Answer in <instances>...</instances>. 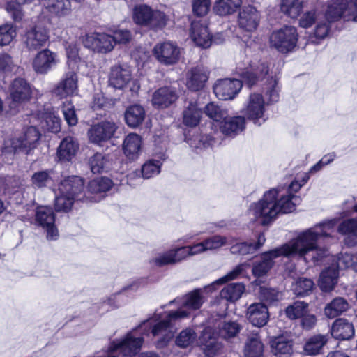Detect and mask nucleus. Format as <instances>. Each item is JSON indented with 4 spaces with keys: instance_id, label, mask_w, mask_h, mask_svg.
<instances>
[{
    "instance_id": "393cba45",
    "label": "nucleus",
    "mask_w": 357,
    "mask_h": 357,
    "mask_svg": "<svg viewBox=\"0 0 357 357\" xmlns=\"http://www.w3.org/2000/svg\"><path fill=\"white\" fill-rule=\"evenodd\" d=\"M245 127V117L237 116L228 117L222 120L220 129L222 134L230 137H234L241 132Z\"/></svg>"
},
{
    "instance_id": "dca6fc26",
    "label": "nucleus",
    "mask_w": 357,
    "mask_h": 357,
    "mask_svg": "<svg viewBox=\"0 0 357 357\" xmlns=\"http://www.w3.org/2000/svg\"><path fill=\"white\" fill-rule=\"evenodd\" d=\"M59 62L56 53L46 48L36 54L32 61V67L36 73L45 75L54 68Z\"/></svg>"
},
{
    "instance_id": "4468645a",
    "label": "nucleus",
    "mask_w": 357,
    "mask_h": 357,
    "mask_svg": "<svg viewBox=\"0 0 357 357\" xmlns=\"http://www.w3.org/2000/svg\"><path fill=\"white\" fill-rule=\"evenodd\" d=\"M84 180L77 176H68L61 181L59 186L60 193H65L71 197H75L82 202L91 199L84 190Z\"/></svg>"
},
{
    "instance_id": "a878e982",
    "label": "nucleus",
    "mask_w": 357,
    "mask_h": 357,
    "mask_svg": "<svg viewBox=\"0 0 357 357\" xmlns=\"http://www.w3.org/2000/svg\"><path fill=\"white\" fill-rule=\"evenodd\" d=\"M331 333L337 340H349L354 335V327L352 323L347 319L339 318L333 323Z\"/></svg>"
},
{
    "instance_id": "412c9836",
    "label": "nucleus",
    "mask_w": 357,
    "mask_h": 357,
    "mask_svg": "<svg viewBox=\"0 0 357 357\" xmlns=\"http://www.w3.org/2000/svg\"><path fill=\"white\" fill-rule=\"evenodd\" d=\"M132 80L130 68L125 66L116 65L111 68L109 75V85L116 89H123Z\"/></svg>"
},
{
    "instance_id": "4c0bfd02",
    "label": "nucleus",
    "mask_w": 357,
    "mask_h": 357,
    "mask_svg": "<svg viewBox=\"0 0 357 357\" xmlns=\"http://www.w3.org/2000/svg\"><path fill=\"white\" fill-rule=\"evenodd\" d=\"M349 307L348 303L342 298H335L328 303L324 308V314L329 319L335 318Z\"/></svg>"
},
{
    "instance_id": "f704fd0d",
    "label": "nucleus",
    "mask_w": 357,
    "mask_h": 357,
    "mask_svg": "<svg viewBox=\"0 0 357 357\" xmlns=\"http://www.w3.org/2000/svg\"><path fill=\"white\" fill-rule=\"evenodd\" d=\"M41 126L52 132H57L60 130V118L50 109H44L38 113Z\"/></svg>"
},
{
    "instance_id": "4be33fe9",
    "label": "nucleus",
    "mask_w": 357,
    "mask_h": 357,
    "mask_svg": "<svg viewBox=\"0 0 357 357\" xmlns=\"http://www.w3.org/2000/svg\"><path fill=\"white\" fill-rule=\"evenodd\" d=\"M260 15L255 8L251 6L243 7L238 13L239 27L246 31H255L259 23Z\"/></svg>"
},
{
    "instance_id": "ea45409f",
    "label": "nucleus",
    "mask_w": 357,
    "mask_h": 357,
    "mask_svg": "<svg viewBox=\"0 0 357 357\" xmlns=\"http://www.w3.org/2000/svg\"><path fill=\"white\" fill-rule=\"evenodd\" d=\"M241 0H218L216 1L213 10L220 16L234 13L241 5Z\"/></svg>"
},
{
    "instance_id": "3c124183",
    "label": "nucleus",
    "mask_w": 357,
    "mask_h": 357,
    "mask_svg": "<svg viewBox=\"0 0 357 357\" xmlns=\"http://www.w3.org/2000/svg\"><path fill=\"white\" fill-rule=\"evenodd\" d=\"M205 114L216 122L221 123L224 119L227 116V112L225 109H222L214 102H210L205 107Z\"/></svg>"
},
{
    "instance_id": "2f4dec72",
    "label": "nucleus",
    "mask_w": 357,
    "mask_h": 357,
    "mask_svg": "<svg viewBox=\"0 0 357 357\" xmlns=\"http://www.w3.org/2000/svg\"><path fill=\"white\" fill-rule=\"evenodd\" d=\"M141 146L142 138L135 133H130L127 135L123 144V152L130 160H135L138 157Z\"/></svg>"
},
{
    "instance_id": "5fc2aeb1",
    "label": "nucleus",
    "mask_w": 357,
    "mask_h": 357,
    "mask_svg": "<svg viewBox=\"0 0 357 357\" xmlns=\"http://www.w3.org/2000/svg\"><path fill=\"white\" fill-rule=\"evenodd\" d=\"M161 162L159 160H151L145 162L142 167V174L144 178L148 179L160 172Z\"/></svg>"
},
{
    "instance_id": "9d476101",
    "label": "nucleus",
    "mask_w": 357,
    "mask_h": 357,
    "mask_svg": "<svg viewBox=\"0 0 357 357\" xmlns=\"http://www.w3.org/2000/svg\"><path fill=\"white\" fill-rule=\"evenodd\" d=\"M49 38L47 29L36 25L26 29L22 40L25 47L29 51L34 52L45 47L49 41Z\"/></svg>"
},
{
    "instance_id": "a19ab883",
    "label": "nucleus",
    "mask_w": 357,
    "mask_h": 357,
    "mask_svg": "<svg viewBox=\"0 0 357 357\" xmlns=\"http://www.w3.org/2000/svg\"><path fill=\"white\" fill-rule=\"evenodd\" d=\"M327 341L326 335L320 334L314 335L306 342L304 346V351L308 355H317L320 352Z\"/></svg>"
},
{
    "instance_id": "ddd939ff",
    "label": "nucleus",
    "mask_w": 357,
    "mask_h": 357,
    "mask_svg": "<svg viewBox=\"0 0 357 357\" xmlns=\"http://www.w3.org/2000/svg\"><path fill=\"white\" fill-rule=\"evenodd\" d=\"M117 128L114 122L107 120L93 124L88 130L89 141L96 144L107 142L114 136Z\"/></svg>"
},
{
    "instance_id": "a211bd4d",
    "label": "nucleus",
    "mask_w": 357,
    "mask_h": 357,
    "mask_svg": "<svg viewBox=\"0 0 357 357\" xmlns=\"http://www.w3.org/2000/svg\"><path fill=\"white\" fill-rule=\"evenodd\" d=\"M153 54L160 63L171 65L178 61L180 49L173 43L165 42L158 43L155 46Z\"/></svg>"
},
{
    "instance_id": "864d4df0",
    "label": "nucleus",
    "mask_w": 357,
    "mask_h": 357,
    "mask_svg": "<svg viewBox=\"0 0 357 357\" xmlns=\"http://www.w3.org/2000/svg\"><path fill=\"white\" fill-rule=\"evenodd\" d=\"M204 302L200 291L189 292L183 302V306L189 310L199 309Z\"/></svg>"
},
{
    "instance_id": "052dcab7",
    "label": "nucleus",
    "mask_w": 357,
    "mask_h": 357,
    "mask_svg": "<svg viewBox=\"0 0 357 357\" xmlns=\"http://www.w3.org/2000/svg\"><path fill=\"white\" fill-rule=\"evenodd\" d=\"M51 177L49 172L40 171L36 172L31 178L33 184L38 188H42L47 185L50 181Z\"/></svg>"
},
{
    "instance_id": "c85d7f7f",
    "label": "nucleus",
    "mask_w": 357,
    "mask_h": 357,
    "mask_svg": "<svg viewBox=\"0 0 357 357\" xmlns=\"http://www.w3.org/2000/svg\"><path fill=\"white\" fill-rule=\"evenodd\" d=\"M79 148L77 142L72 137H65L57 149V158L59 161H70L75 155Z\"/></svg>"
},
{
    "instance_id": "e2e57ef3",
    "label": "nucleus",
    "mask_w": 357,
    "mask_h": 357,
    "mask_svg": "<svg viewBox=\"0 0 357 357\" xmlns=\"http://www.w3.org/2000/svg\"><path fill=\"white\" fill-rule=\"evenodd\" d=\"M317 16L315 10L305 13L299 20V24L303 28H308L315 22Z\"/></svg>"
},
{
    "instance_id": "c756f323",
    "label": "nucleus",
    "mask_w": 357,
    "mask_h": 357,
    "mask_svg": "<svg viewBox=\"0 0 357 357\" xmlns=\"http://www.w3.org/2000/svg\"><path fill=\"white\" fill-rule=\"evenodd\" d=\"M187 246L181 247L176 250H170L165 254L156 257L154 260L156 265L162 266L169 264H174L190 256Z\"/></svg>"
},
{
    "instance_id": "13d9d810",
    "label": "nucleus",
    "mask_w": 357,
    "mask_h": 357,
    "mask_svg": "<svg viewBox=\"0 0 357 357\" xmlns=\"http://www.w3.org/2000/svg\"><path fill=\"white\" fill-rule=\"evenodd\" d=\"M211 7V0H193L192 11L198 16H204L208 13Z\"/></svg>"
},
{
    "instance_id": "b1692460",
    "label": "nucleus",
    "mask_w": 357,
    "mask_h": 357,
    "mask_svg": "<svg viewBox=\"0 0 357 357\" xmlns=\"http://www.w3.org/2000/svg\"><path fill=\"white\" fill-rule=\"evenodd\" d=\"M248 321L255 326L262 327L265 326L269 319L267 307L261 303H256L250 305L247 312Z\"/></svg>"
},
{
    "instance_id": "a18cd8bd",
    "label": "nucleus",
    "mask_w": 357,
    "mask_h": 357,
    "mask_svg": "<svg viewBox=\"0 0 357 357\" xmlns=\"http://www.w3.org/2000/svg\"><path fill=\"white\" fill-rule=\"evenodd\" d=\"M77 201L79 200L75 197L59 192V195L55 197V210L59 212H68L71 209L74 202Z\"/></svg>"
},
{
    "instance_id": "7c9ffc66",
    "label": "nucleus",
    "mask_w": 357,
    "mask_h": 357,
    "mask_svg": "<svg viewBox=\"0 0 357 357\" xmlns=\"http://www.w3.org/2000/svg\"><path fill=\"white\" fill-rule=\"evenodd\" d=\"M145 116L144 107L137 104L129 106L124 114L126 124L132 128L139 126L143 123Z\"/></svg>"
},
{
    "instance_id": "aec40b11",
    "label": "nucleus",
    "mask_w": 357,
    "mask_h": 357,
    "mask_svg": "<svg viewBox=\"0 0 357 357\" xmlns=\"http://www.w3.org/2000/svg\"><path fill=\"white\" fill-rule=\"evenodd\" d=\"M199 342L207 357H214L222 349V344L217 340V335L211 327H206L202 331Z\"/></svg>"
},
{
    "instance_id": "69168bd1",
    "label": "nucleus",
    "mask_w": 357,
    "mask_h": 357,
    "mask_svg": "<svg viewBox=\"0 0 357 357\" xmlns=\"http://www.w3.org/2000/svg\"><path fill=\"white\" fill-rule=\"evenodd\" d=\"M282 291H260L259 297L261 301L268 304H274L281 298Z\"/></svg>"
},
{
    "instance_id": "37998d69",
    "label": "nucleus",
    "mask_w": 357,
    "mask_h": 357,
    "mask_svg": "<svg viewBox=\"0 0 357 357\" xmlns=\"http://www.w3.org/2000/svg\"><path fill=\"white\" fill-rule=\"evenodd\" d=\"M112 181L107 177H99L91 180L88 184V192L91 194L105 192L111 189Z\"/></svg>"
},
{
    "instance_id": "473e14b6",
    "label": "nucleus",
    "mask_w": 357,
    "mask_h": 357,
    "mask_svg": "<svg viewBox=\"0 0 357 357\" xmlns=\"http://www.w3.org/2000/svg\"><path fill=\"white\" fill-rule=\"evenodd\" d=\"M339 270L337 266L325 268L320 274L319 286L321 290H333L337 284Z\"/></svg>"
},
{
    "instance_id": "6e6d98bb",
    "label": "nucleus",
    "mask_w": 357,
    "mask_h": 357,
    "mask_svg": "<svg viewBox=\"0 0 357 357\" xmlns=\"http://www.w3.org/2000/svg\"><path fill=\"white\" fill-rule=\"evenodd\" d=\"M62 112L66 121L69 126H75L77 123L78 119L75 107L71 102H65L63 103Z\"/></svg>"
},
{
    "instance_id": "0e129e2a",
    "label": "nucleus",
    "mask_w": 357,
    "mask_h": 357,
    "mask_svg": "<svg viewBox=\"0 0 357 357\" xmlns=\"http://www.w3.org/2000/svg\"><path fill=\"white\" fill-rule=\"evenodd\" d=\"M14 67L12 57L8 54H0V73L12 71Z\"/></svg>"
},
{
    "instance_id": "72a5a7b5",
    "label": "nucleus",
    "mask_w": 357,
    "mask_h": 357,
    "mask_svg": "<svg viewBox=\"0 0 357 357\" xmlns=\"http://www.w3.org/2000/svg\"><path fill=\"white\" fill-rule=\"evenodd\" d=\"M264 351V344L258 333L250 335L245 343L243 354L245 357H261Z\"/></svg>"
},
{
    "instance_id": "e433bc0d",
    "label": "nucleus",
    "mask_w": 357,
    "mask_h": 357,
    "mask_svg": "<svg viewBox=\"0 0 357 357\" xmlns=\"http://www.w3.org/2000/svg\"><path fill=\"white\" fill-rule=\"evenodd\" d=\"M202 112L198 108L195 102H190L188 106L183 110V122L188 127L197 126L201 119Z\"/></svg>"
},
{
    "instance_id": "f03ea898",
    "label": "nucleus",
    "mask_w": 357,
    "mask_h": 357,
    "mask_svg": "<svg viewBox=\"0 0 357 357\" xmlns=\"http://www.w3.org/2000/svg\"><path fill=\"white\" fill-rule=\"evenodd\" d=\"M271 64L264 61H251L249 67L239 73L241 80L237 79H222L217 81L213 86L216 97L222 100L234 99L242 89L243 83L249 88L258 85L267 77L264 87L268 102H278L280 98V86L279 77L271 71Z\"/></svg>"
},
{
    "instance_id": "9b49d317",
    "label": "nucleus",
    "mask_w": 357,
    "mask_h": 357,
    "mask_svg": "<svg viewBox=\"0 0 357 357\" xmlns=\"http://www.w3.org/2000/svg\"><path fill=\"white\" fill-rule=\"evenodd\" d=\"M35 221L37 225L46 231L48 240L54 241L58 238L59 231L54 225L55 216L51 207H38L36 211Z\"/></svg>"
},
{
    "instance_id": "cd10ccee",
    "label": "nucleus",
    "mask_w": 357,
    "mask_h": 357,
    "mask_svg": "<svg viewBox=\"0 0 357 357\" xmlns=\"http://www.w3.org/2000/svg\"><path fill=\"white\" fill-rule=\"evenodd\" d=\"M337 231L347 236L344 243L351 247L357 244V218H349L342 221L338 226Z\"/></svg>"
},
{
    "instance_id": "58836bf2",
    "label": "nucleus",
    "mask_w": 357,
    "mask_h": 357,
    "mask_svg": "<svg viewBox=\"0 0 357 357\" xmlns=\"http://www.w3.org/2000/svg\"><path fill=\"white\" fill-rule=\"evenodd\" d=\"M303 8V0H282L281 11L289 17L296 19Z\"/></svg>"
},
{
    "instance_id": "6ab92c4d",
    "label": "nucleus",
    "mask_w": 357,
    "mask_h": 357,
    "mask_svg": "<svg viewBox=\"0 0 357 357\" xmlns=\"http://www.w3.org/2000/svg\"><path fill=\"white\" fill-rule=\"evenodd\" d=\"M190 36L193 42L199 47L207 48L212 43V36L209 33L207 24L202 20L192 22Z\"/></svg>"
},
{
    "instance_id": "49530a36",
    "label": "nucleus",
    "mask_w": 357,
    "mask_h": 357,
    "mask_svg": "<svg viewBox=\"0 0 357 357\" xmlns=\"http://www.w3.org/2000/svg\"><path fill=\"white\" fill-rule=\"evenodd\" d=\"M241 331L240 325L236 321L225 322L219 328V336L225 340L236 337Z\"/></svg>"
},
{
    "instance_id": "09e8293b",
    "label": "nucleus",
    "mask_w": 357,
    "mask_h": 357,
    "mask_svg": "<svg viewBox=\"0 0 357 357\" xmlns=\"http://www.w3.org/2000/svg\"><path fill=\"white\" fill-rule=\"evenodd\" d=\"M308 304L304 302H295L293 305L286 308L285 313L290 319H296L301 318L302 316L307 311Z\"/></svg>"
},
{
    "instance_id": "2eb2a0df",
    "label": "nucleus",
    "mask_w": 357,
    "mask_h": 357,
    "mask_svg": "<svg viewBox=\"0 0 357 357\" xmlns=\"http://www.w3.org/2000/svg\"><path fill=\"white\" fill-rule=\"evenodd\" d=\"M243 270L244 264H239L227 275L205 285L203 289L201 288H195L193 290H217L218 289H222L221 290H245V286L242 283H231L229 287L227 289H226L225 287H222L227 282L237 278L238 275L242 273Z\"/></svg>"
},
{
    "instance_id": "39448f33",
    "label": "nucleus",
    "mask_w": 357,
    "mask_h": 357,
    "mask_svg": "<svg viewBox=\"0 0 357 357\" xmlns=\"http://www.w3.org/2000/svg\"><path fill=\"white\" fill-rule=\"evenodd\" d=\"M167 15L158 10L142 4L137 6L133 11V21L135 24L149 29H162L167 25Z\"/></svg>"
},
{
    "instance_id": "8fccbe9b",
    "label": "nucleus",
    "mask_w": 357,
    "mask_h": 357,
    "mask_svg": "<svg viewBox=\"0 0 357 357\" xmlns=\"http://www.w3.org/2000/svg\"><path fill=\"white\" fill-rule=\"evenodd\" d=\"M16 36V29L12 24L0 26V46L9 45Z\"/></svg>"
},
{
    "instance_id": "f257e3e1",
    "label": "nucleus",
    "mask_w": 357,
    "mask_h": 357,
    "mask_svg": "<svg viewBox=\"0 0 357 357\" xmlns=\"http://www.w3.org/2000/svg\"><path fill=\"white\" fill-rule=\"evenodd\" d=\"M335 223L334 220L320 222L300 233L289 243L262 253L260 259L253 263L252 274L257 278L266 275L274 264V259L281 256H298L306 263L318 262L326 255V250L319 246L318 241L330 235Z\"/></svg>"
},
{
    "instance_id": "c9c22d12",
    "label": "nucleus",
    "mask_w": 357,
    "mask_h": 357,
    "mask_svg": "<svg viewBox=\"0 0 357 357\" xmlns=\"http://www.w3.org/2000/svg\"><path fill=\"white\" fill-rule=\"evenodd\" d=\"M89 166L93 174L107 172L112 166V160L109 155L96 153L90 158Z\"/></svg>"
},
{
    "instance_id": "c03bdc74",
    "label": "nucleus",
    "mask_w": 357,
    "mask_h": 357,
    "mask_svg": "<svg viewBox=\"0 0 357 357\" xmlns=\"http://www.w3.org/2000/svg\"><path fill=\"white\" fill-rule=\"evenodd\" d=\"M69 0H47V8L48 10L58 16L67 15L70 10Z\"/></svg>"
},
{
    "instance_id": "79ce46f5",
    "label": "nucleus",
    "mask_w": 357,
    "mask_h": 357,
    "mask_svg": "<svg viewBox=\"0 0 357 357\" xmlns=\"http://www.w3.org/2000/svg\"><path fill=\"white\" fill-rule=\"evenodd\" d=\"M271 351L278 357L290 355L292 352V344L282 337H276L271 342Z\"/></svg>"
},
{
    "instance_id": "1a4fd4ad",
    "label": "nucleus",
    "mask_w": 357,
    "mask_h": 357,
    "mask_svg": "<svg viewBox=\"0 0 357 357\" xmlns=\"http://www.w3.org/2000/svg\"><path fill=\"white\" fill-rule=\"evenodd\" d=\"M10 107L17 109L22 104L29 101L31 98V85L23 78H16L9 86Z\"/></svg>"
},
{
    "instance_id": "774afa93",
    "label": "nucleus",
    "mask_w": 357,
    "mask_h": 357,
    "mask_svg": "<svg viewBox=\"0 0 357 357\" xmlns=\"http://www.w3.org/2000/svg\"><path fill=\"white\" fill-rule=\"evenodd\" d=\"M301 325L303 328L310 330L317 324V317L314 314L307 313V311L302 316Z\"/></svg>"
},
{
    "instance_id": "7ed1b4c3",
    "label": "nucleus",
    "mask_w": 357,
    "mask_h": 357,
    "mask_svg": "<svg viewBox=\"0 0 357 357\" xmlns=\"http://www.w3.org/2000/svg\"><path fill=\"white\" fill-rule=\"evenodd\" d=\"M278 194V189H271L264 193L261 199L250 207V213L256 218H261L264 225L273 220L280 213H288L294 211L296 205L301 202L300 197L291 193L282 195L277 200Z\"/></svg>"
},
{
    "instance_id": "680f3d73",
    "label": "nucleus",
    "mask_w": 357,
    "mask_h": 357,
    "mask_svg": "<svg viewBox=\"0 0 357 357\" xmlns=\"http://www.w3.org/2000/svg\"><path fill=\"white\" fill-rule=\"evenodd\" d=\"M131 37V32L127 29L116 30L114 32V36H112L114 45L116 43H127L130 40Z\"/></svg>"
},
{
    "instance_id": "0eeeda50",
    "label": "nucleus",
    "mask_w": 357,
    "mask_h": 357,
    "mask_svg": "<svg viewBox=\"0 0 357 357\" xmlns=\"http://www.w3.org/2000/svg\"><path fill=\"white\" fill-rule=\"evenodd\" d=\"M325 16L328 22L337 21L340 18L357 22V0H332L327 5Z\"/></svg>"
},
{
    "instance_id": "5701e85b",
    "label": "nucleus",
    "mask_w": 357,
    "mask_h": 357,
    "mask_svg": "<svg viewBox=\"0 0 357 357\" xmlns=\"http://www.w3.org/2000/svg\"><path fill=\"white\" fill-rule=\"evenodd\" d=\"M178 98L176 90L169 86L160 87L152 96V104L157 108H166Z\"/></svg>"
},
{
    "instance_id": "338daca9",
    "label": "nucleus",
    "mask_w": 357,
    "mask_h": 357,
    "mask_svg": "<svg viewBox=\"0 0 357 357\" xmlns=\"http://www.w3.org/2000/svg\"><path fill=\"white\" fill-rule=\"evenodd\" d=\"M109 105L107 99L101 93L94 95L91 102V107L93 110L105 109Z\"/></svg>"
},
{
    "instance_id": "6e6552de",
    "label": "nucleus",
    "mask_w": 357,
    "mask_h": 357,
    "mask_svg": "<svg viewBox=\"0 0 357 357\" xmlns=\"http://www.w3.org/2000/svg\"><path fill=\"white\" fill-rule=\"evenodd\" d=\"M298 37L297 30L294 26H284L271 33L270 43L278 52L287 53L296 46Z\"/></svg>"
},
{
    "instance_id": "bf43d9fd",
    "label": "nucleus",
    "mask_w": 357,
    "mask_h": 357,
    "mask_svg": "<svg viewBox=\"0 0 357 357\" xmlns=\"http://www.w3.org/2000/svg\"><path fill=\"white\" fill-rule=\"evenodd\" d=\"M230 251L232 254H238L242 255L252 254L256 252L254 244L252 243L247 242L238 243L233 245L230 248Z\"/></svg>"
},
{
    "instance_id": "de8ad7c7",
    "label": "nucleus",
    "mask_w": 357,
    "mask_h": 357,
    "mask_svg": "<svg viewBox=\"0 0 357 357\" xmlns=\"http://www.w3.org/2000/svg\"><path fill=\"white\" fill-rule=\"evenodd\" d=\"M337 266L340 268H351L357 272V252H342L338 257Z\"/></svg>"
},
{
    "instance_id": "4d7b16f0",
    "label": "nucleus",
    "mask_w": 357,
    "mask_h": 357,
    "mask_svg": "<svg viewBox=\"0 0 357 357\" xmlns=\"http://www.w3.org/2000/svg\"><path fill=\"white\" fill-rule=\"evenodd\" d=\"M206 250L218 249L227 243V238L225 236L215 235L203 241Z\"/></svg>"
},
{
    "instance_id": "423d86ee",
    "label": "nucleus",
    "mask_w": 357,
    "mask_h": 357,
    "mask_svg": "<svg viewBox=\"0 0 357 357\" xmlns=\"http://www.w3.org/2000/svg\"><path fill=\"white\" fill-rule=\"evenodd\" d=\"M267 78L268 77H266L265 79L258 84H259L262 83V89H264V87L265 86ZM263 92L265 93L264 90H263ZM264 94L266 98V102L261 93L256 92L251 93L248 96V100L245 104L243 110V112L247 119L251 120L255 124L258 126L261 125L266 120L264 117L266 105L275 102H268V98L266 96V93Z\"/></svg>"
},
{
    "instance_id": "20e7f679",
    "label": "nucleus",
    "mask_w": 357,
    "mask_h": 357,
    "mask_svg": "<svg viewBox=\"0 0 357 357\" xmlns=\"http://www.w3.org/2000/svg\"><path fill=\"white\" fill-rule=\"evenodd\" d=\"M41 133L36 126L24 128L21 132L4 141L3 152L29 155L39 144Z\"/></svg>"
},
{
    "instance_id": "bb28decb",
    "label": "nucleus",
    "mask_w": 357,
    "mask_h": 357,
    "mask_svg": "<svg viewBox=\"0 0 357 357\" xmlns=\"http://www.w3.org/2000/svg\"><path fill=\"white\" fill-rule=\"evenodd\" d=\"M208 78V74L204 67L192 68L187 74L186 86L191 91H199L204 86Z\"/></svg>"
},
{
    "instance_id": "f8f14e48",
    "label": "nucleus",
    "mask_w": 357,
    "mask_h": 357,
    "mask_svg": "<svg viewBox=\"0 0 357 357\" xmlns=\"http://www.w3.org/2000/svg\"><path fill=\"white\" fill-rule=\"evenodd\" d=\"M78 90V78L72 70L63 74L59 82L52 89V93L59 99L67 98L77 94Z\"/></svg>"
},
{
    "instance_id": "603ef678",
    "label": "nucleus",
    "mask_w": 357,
    "mask_h": 357,
    "mask_svg": "<svg viewBox=\"0 0 357 357\" xmlns=\"http://www.w3.org/2000/svg\"><path fill=\"white\" fill-rule=\"evenodd\" d=\"M197 334L191 328H185L177 336L176 344L183 348L188 347L191 345L196 340Z\"/></svg>"
},
{
    "instance_id": "f3484780",
    "label": "nucleus",
    "mask_w": 357,
    "mask_h": 357,
    "mask_svg": "<svg viewBox=\"0 0 357 357\" xmlns=\"http://www.w3.org/2000/svg\"><path fill=\"white\" fill-rule=\"evenodd\" d=\"M84 43L86 47L99 53L109 52L114 46L112 36L104 33L86 34Z\"/></svg>"
}]
</instances>
